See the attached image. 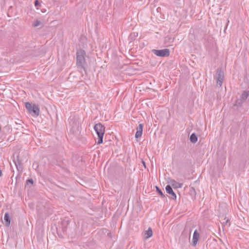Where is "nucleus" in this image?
<instances>
[{
  "label": "nucleus",
  "instance_id": "8",
  "mask_svg": "<svg viewBox=\"0 0 249 249\" xmlns=\"http://www.w3.org/2000/svg\"><path fill=\"white\" fill-rule=\"evenodd\" d=\"M168 183H170L174 189L181 188L183 185V183L178 182L173 179H170V180L168 181Z\"/></svg>",
  "mask_w": 249,
  "mask_h": 249
},
{
  "label": "nucleus",
  "instance_id": "14",
  "mask_svg": "<svg viewBox=\"0 0 249 249\" xmlns=\"http://www.w3.org/2000/svg\"><path fill=\"white\" fill-rule=\"evenodd\" d=\"M197 135L195 133H193L190 137V142L193 143H195L197 142Z\"/></svg>",
  "mask_w": 249,
  "mask_h": 249
},
{
  "label": "nucleus",
  "instance_id": "3",
  "mask_svg": "<svg viewBox=\"0 0 249 249\" xmlns=\"http://www.w3.org/2000/svg\"><path fill=\"white\" fill-rule=\"evenodd\" d=\"M25 107L28 112L33 116L37 117L39 116L40 113V109L38 105L32 104L30 102H26L25 104Z\"/></svg>",
  "mask_w": 249,
  "mask_h": 249
},
{
  "label": "nucleus",
  "instance_id": "6",
  "mask_svg": "<svg viewBox=\"0 0 249 249\" xmlns=\"http://www.w3.org/2000/svg\"><path fill=\"white\" fill-rule=\"evenodd\" d=\"M165 190L168 194L171 196V198L175 200L177 198V196L175 193L173 191V189L170 185H167L165 187Z\"/></svg>",
  "mask_w": 249,
  "mask_h": 249
},
{
  "label": "nucleus",
  "instance_id": "12",
  "mask_svg": "<svg viewBox=\"0 0 249 249\" xmlns=\"http://www.w3.org/2000/svg\"><path fill=\"white\" fill-rule=\"evenodd\" d=\"M153 235L152 229L151 227H149L148 230L145 231L144 232V239H147L151 237Z\"/></svg>",
  "mask_w": 249,
  "mask_h": 249
},
{
  "label": "nucleus",
  "instance_id": "19",
  "mask_svg": "<svg viewBox=\"0 0 249 249\" xmlns=\"http://www.w3.org/2000/svg\"><path fill=\"white\" fill-rule=\"evenodd\" d=\"M40 24H41L40 21L37 19V20H36L35 21H34V22L33 23V26L34 27H36L38 26Z\"/></svg>",
  "mask_w": 249,
  "mask_h": 249
},
{
  "label": "nucleus",
  "instance_id": "13",
  "mask_svg": "<svg viewBox=\"0 0 249 249\" xmlns=\"http://www.w3.org/2000/svg\"><path fill=\"white\" fill-rule=\"evenodd\" d=\"M249 96V90H245L240 95V98L244 102L247 99Z\"/></svg>",
  "mask_w": 249,
  "mask_h": 249
},
{
  "label": "nucleus",
  "instance_id": "23",
  "mask_svg": "<svg viewBox=\"0 0 249 249\" xmlns=\"http://www.w3.org/2000/svg\"><path fill=\"white\" fill-rule=\"evenodd\" d=\"M142 164L143 166H144V167L145 168H146V163H145V161L144 160H142Z\"/></svg>",
  "mask_w": 249,
  "mask_h": 249
},
{
  "label": "nucleus",
  "instance_id": "16",
  "mask_svg": "<svg viewBox=\"0 0 249 249\" xmlns=\"http://www.w3.org/2000/svg\"><path fill=\"white\" fill-rule=\"evenodd\" d=\"M155 188L157 193L161 197L163 198L165 197V195L158 186H156Z\"/></svg>",
  "mask_w": 249,
  "mask_h": 249
},
{
  "label": "nucleus",
  "instance_id": "4",
  "mask_svg": "<svg viewBox=\"0 0 249 249\" xmlns=\"http://www.w3.org/2000/svg\"><path fill=\"white\" fill-rule=\"evenodd\" d=\"M215 78L216 79V85L221 87L222 85L224 78V72L222 67L218 68L216 71Z\"/></svg>",
  "mask_w": 249,
  "mask_h": 249
},
{
  "label": "nucleus",
  "instance_id": "10",
  "mask_svg": "<svg viewBox=\"0 0 249 249\" xmlns=\"http://www.w3.org/2000/svg\"><path fill=\"white\" fill-rule=\"evenodd\" d=\"M199 237V233L198 232L197 230H196L194 231V234H193V241H192V242H193L192 246H193L195 247L196 245V244L198 241Z\"/></svg>",
  "mask_w": 249,
  "mask_h": 249
},
{
  "label": "nucleus",
  "instance_id": "9",
  "mask_svg": "<svg viewBox=\"0 0 249 249\" xmlns=\"http://www.w3.org/2000/svg\"><path fill=\"white\" fill-rule=\"evenodd\" d=\"M143 125L142 124H140L139 126L137 127V131L135 134V138L136 139H138L142 136L143 131Z\"/></svg>",
  "mask_w": 249,
  "mask_h": 249
},
{
  "label": "nucleus",
  "instance_id": "17",
  "mask_svg": "<svg viewBox=\"0 0 249 249\" xmlns=\"http://www.w3.org/2000/svg\"><path fill=\"white\" fill-rule=\"evenodd\" d=\"M244 102V101H242L241 99L240 98L239 99H237L236 100L234 106H236L237 107H239L242 106Z\"/></svg>",
  "mask_w": 249,
  "mask_h": 249
},
{
  "label": "nucleus",
  "instance_id": "22",
  "mask_svg": "<svg viewBox=\"0 0 249 249\" xmlns=\"http://www.w3.org/2000/svg\"><path fill=\"white\" fill-rule=\"evenodd\" d=\"M138 36V33H133L130 34L131 37H135Z\"/></svg>",
  "mask_w": 249,
  "mask_h": 249
},
{
  "label": "nucleus",
  "instance_id": "7",
  "mask_svg": "<svg viewBox=\"0 0 249 249\" xmlns=\"http://www.w3.org/2000/svg\"><path fill=\"white\" fill-rule=\"evenodd\" d=\"M13 161L16 166L18 172H22L23 168L20 160L19 159L18 156H17L16 160L14 159Z\"/></svg>",
  "mask_w": 249,
  "mask_h": 249
},
{
  "label": "nucleus",
  "instance_id": "18",
  "mask_svg": "<svg viewBox=\"0 0 249 249\" xmlns=\"http://www.w3.org/2000/svg\"><path fill=\"white\" fill-rule=\"evenodd\" d=\"M190 193L192 196H195L196 195V192L194 187H190Z\"/></svg>",
  "mask_w": 249,
  "mask_h": 249
},
{
  "label": "nucleus",
  "instance_id": "21",
  "mask_svg": "<svg viewBox=\"0 0 249 249\" xmlns=\"http://www.w3.org/2000/svg\"><path fill=\"white\" fill-rule=\"evenodd\" d=\"M230 222V220L227 219L226 220L225 222H223L222 223V226L224 227L228 223Z\"/></svg>",
  "mask_w": 249,
  "mask_h": 249
},
{
  "label": "nucleus",
  "instance_id": "24",
  "mask_svg": "<svg viewBox=\"0 0 249 249\" xmlns=\"http://www.w3.org/2000/svg\"><path fill=\"white\" fill-rule=\"evenodd\" d=\"M110 235H111V233L110 232H109V233H107V235L108 236H110Z\"/></svg>",
  "mask_w": 249,
  "mask_h": 249
},
{
  "label": "nucleus",
  "instance_id": "5",
  "mask_svg": "<svg viewBox=\"0 0 249 249\" xmlns=\"http://www.w3.org/2000/svg\"><path fill=\"white\" fill-rule=\"evenodd\" d=\"M152 52L156 55L159 57H167L170 55V51L168 49H163L162 50H152Z\"/></svg>",
  "mask_w": 249,
  "mask_h": 249
},
{
  "label": "nucleus",
  "instance_id": "11",
  "mask_svg": "<svg viewBox=\"0 0 249 249\" xmlns=\"http://www.w3.org/2000/svg\"><path fill=\"white\" fill-rule=\"evenodd\" d=\"M3 219L5 221V226L9 227L11 223V218L8 212H6L5 213Z\"/></svg>",
  "mask_w": 249,
  "mask_h": 249
},
{
  "label": "nucleus",
  "instance_id": "20",
  "mask_svg": "<svg viewBox=\"0 0 249 249\" xmlns=\"http://www.w3.org/2000/svg\"><path fill=\"white\" fill-rule=\"evenodd\" d=\"M34 4L35 6L37 8V9H38V7L41 6L39 0H35Z\"/></svg>",
  "mask_w": 249,
  "mask_h": 249
},
{
  "label": "nucleus",
  "instance_id": "2",
  "mask_svg": "<svg viewBox=\"0 0 249 249\" xmlns=\"http://www.w3.org/2000/svg\"><path fill=\"white\" fill-rule=\"evenodd\" d=\"M94 129L98 136L97 144H100L103 143V137L105 132V127L101 123L96 124L94 126Z\"/></svg>",
  "mask_w": 249,
  "mask_h": 249
},
{
  "label": "nucleus",
  "instance_id": "1",
  "mask_svg": "<svg viewBox=\"0 0 249 249\" xmlns=\"http://www.w3.org/2000/svg\"><path fill=\"white\" fill-rule=\"evenodd\" d=\"M86 53L82 49L78 50L76 52V65L79 69H83L86 71L84 64L86 63L85 56Z\"/></svg>",
  "mask_w": 249,
  "mask_h": 249
},
{
  "label": "nucleus",
  "instance_id": "15",
  "mask_svg": "<svg viewBox=\"0 0 249 249\" xmlns=\"http://www.w3.org/2000/svg\"><path fill=\"white\" fill-rule=\"evenodd\" d=\"M34 185V180L32 178H28L26 180L25 187L30 188Z\"/></svg>",
  "mask_w": 249,
  "mask_h": 249
}]
</instances>
